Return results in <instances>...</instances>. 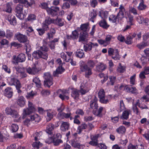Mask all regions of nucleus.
Instances as JSON below:
<instances>
[{
	"label": "nucleus",
	"mask_w": 149,
	"mask_h": 149,
	"mask_svg": "<svg viewBox=\"0 0 149 149\" xmlns=\"http://www.w3.org/2000/svg\"><path fill=\"white\" fill-rule=\"evenodd\" d=\"M56 24L60 26H63L64 24V20L60 18H57L55 21Z\"/></svg>",
	"instance_id": "nucleus-49"
},
{
	"label": "nucleus",
	"mask_w": 149,
	"mask_h": 149,
	"mask_svg": "<svg viewBox=\"0 0 149 149\" xmlns=\"http://www.w3.org/2000/svg\"><path fill=\"white\" fill-rule=\"evenodd\" d=\"M126 129L123 126H120L116 130V131L119 134H123L124 133Z\"/></svg>",
	"instance_id": "nucleus-42"
},
{
	"label": "nucleus",
	"mask_w": 149,
	"mask_h": 149,
	"mask_svg": "<svg viewBox=\"0 0 149 149\" xmlns=\"http://www.w3.org/2000/svg\"><path fill=\"white\" fill-rule=\"evenodd\" d=\"M79 90L76 89H73L71 92L72 97L75 99H78L79 95Z\"/></svg>",
	"instance_id": "nucleus-27"
},
{
	"label": "nucleus",
	"mask_w": 149,
	"mask_h": 149,
	"mask_svg": "<svg viewBox=\"0 0 149 149\" xmlns=\"http://www.w3.org/2000/svg\"><path fill=\"white\" fill-rule=\"evenodd\" d=\"M10 84L11 85H15L16 87L21 84L18 80L14 77H12L10 79Z\"/></svg>",
	"instance_id": "nucleus-29"
},
{
	"label": "nucleus",
	"mask_w": 149,
	"mask_h": 149,
	"mask_svg": "<svg viewBox=\"0 0 149 149\" xmlns=\"http://www.w3.org/2000/svg\"><path fill=\"white\" fill-rule=\"evenodd\" d=\"M76 55L77 56L80 58H82L84 57V54L82 49H79L76 51Z\"/></svg>",
	"instance_id": "nucleus-38"
},
{
	"label": "nucleus",
	"mask_w": 149,
	"mask_h": 149,
	"mask_svg": "<svg viewBox=\"0 0 149 149\" xmlns=\"http://www.w3.org/2000/svg\"><path fill=\"white\" fill-rule=\"evenodd\" d=\"M70 127V123L67 122H63L62 123L61 127V130L65 131L66 130H68Z\"/></svg>",
	"instance_id": "nucleus-25"
},
{
	"label": "nucleus",
	"mask_w": 149,
	"mask_h": 149,
	"mask_svg": "<svg viewBox=\"0 0 149 149\" xmlns=\"http://www.w3.org/2000/svg\"><path fill=\"white\" fill-rule=\"evenodd\" d=\"M26 70L29 74H35L39 72L40 69L38 68L37 64H35L32 68L30 67L27 68Z\"/></svg>",
	"instance_id": "nucleus-10"
},
{
	"label": "nucleus",
	"mask_w": 149,
	"mask_h": 149,
	"mask_svg": "<svg viewBox=\"0 0 149 149\" xmlns=\"http://www.w3.org/2000/svg\"><path fill=\"white\" fill-rule=\"evenodd\" d=\"M115 53L112 55V58L115 60H119L120 56L118 53V50H116Z\"/></svg>",
	"instance_id": "nucleus-50"
},
{
	"label": "nucleus",
	"mask_w": 149,
	"mask_h": 149,
	"mask_svg": "<svg viewBox=\"0 0 149 149\" xmlns=\"http://www.w3.org/2000/svg\"><path fill=\"white\" fill-rule=\"evenodd\" d=\"M35 110L34 107V105L30 101L28 102V107L26 109H24L23 111V114L24 117H25V116L29 115L31 113L34 112Z\"/></svg>",
	"instance_id": "nucleus-7"
},
{
	"label": "nucleus",
	"mask_w": 149,
	"mask_h": 149,
	"mask_svg": "<svg viewBox=\"0 0 149 149\" xmlns=\"http://www.w3.org/2000/svg\"><path fill=\"white\" fill-rule=\"evenodd\" d=\"M8 20L11 24L13 25L16 24V20L15 16L13 15H9L8 17Z\"/></svg>",
	"instance_id": "nucleus-31"
},
{
	"label": "nucleus",
	"mask_w": 149,
	"mask_h": 149,
	"mask_svg": "<svg viewBox=\"0 0 149 149\" xmlns=\"http://www.w3.org/2000/svg\"><path fill=\"white\" fill-rule=\"evenodd\" d=\"M13 3L12 2H9L6 3L4 6L3 10L8 13H11L12 11V6Z\"/></svg>",
	"instance_id": "nucleus-17"
},
{
	"label": "nucleus",
	"mask_w": 149,
	"mask_h": 149,
	"mask_svg": "<svg viewBox=\"0 0 149 149\" xmlns=\"http://www.w3.org/2000/svg\"><path fill=\"white\" fill-rule=\"evenodd\" d=\"M97 98L95 97L93 100H92L90 101V107L93 109H96L98 107V104L97 102Z\"/></svg>",
	"instance_id": "nucleus-21"
},
{
	"label": "nucleus",
	"mask_w": 149,
	"mask_h": 149,
	"mask_svg": "<svg viewBox=\"0 0 149 149\" xmlns=\"http://www.w3.org/2000/svg\"><path fill=\"white\" fill-rule=\"evenodd\" d=\"M70 7L69 3L68 2H65L63 3L62 7V9L65 10L69 8Z\"/></svg>",
	"instance_id": "nucleus-62"
},
{
	"label": "nucleus",
	"mask_w": 149,
	"mask_h": 149,
	"mask_svg": "<svg viewBox=\"0 0 149 149\" xmlns=\"http://www.w3.org/2000/svg\"><path fill=\"white\" fill-rule=\"evenodd\" d=\"M37 94V93L36 91H32L30 92L27 93L26 97L28 99H32L34 97L36 96Z\"/></svg>",
	"instance_id": "nucleus-32"
},
{
	"label": "nucleus",
	"mask_w": 149,
	"mask_h": 149,
	"mask_svg": "<svg viewBox=\"0 0 149 149\" xmlns=\"http://www.w3.org/2000/svg\"><path fill=\"white\" fill-rule=\"evenodd\" d=\"M40 119V117L38 115L36 114H35L33 115L30 116L29 118L26 119L24 121V124L28 126L31 124L32 122L35 123H37L39 122Z\"/></svg>",
	"instance_id": "nucleus-3"
},
{
	"label": "nucleus",
	"mask_w": 149,
	"mask_h": 149,
	"mask_svg": "<svg viewBox=\"0 0 149 149\" xmlns=\"http://www.w3.org/2000/svg\"><path fill=\"white\" fill-rule=\"evenodd\" d=\"M42 146V144L38 141L33 142L32 144L33 147L36 149H39Z\"/></svg>",
	"instance_id": "nucleus-39"
},
{
	"label": "nucleus",
	"mask_w": 149,
	"mask_h": 149,
	"mask_svg": "<svg viewBox=\"0 0 149 149\" xmlns=\"http://www.w3.org/2000/svg\"><path fill=\"white\" fill-rule=\"evenodd\" d=\"M71 145L72 146L78 148H81V146L79 142L78 141L77 139V138L74 139L72 140Z\"/></svg>",
	"instance_id": "nucleus-26"
},
{
	"label": "nucleus",
	"mask_w": 149,
	"mask_h": 149,
	"mask_svg": "<svg viewBox=\"0 0 149 149\" xmlns=\"http://www.w3.org/2000/svg\"><path fill=\"white\" fill-rule=\"evenodd\" d=\"M105 96L104 90L103 89H101L98 93V97L99 99L102 98Z\"/></svg>",
	"instance_id": "nucleus-55"
},
{
	"label": "nucleus",
	"mask_w": 149,
	"mask_h": 149,
	"mask_svg": "<svg viewBox=\"0 0 149 149\" xmlns=\"http://www.w3.org/2000/svg\"><path fill=\"white\" fill-rule=\"evenodd\" d=\"M33 81L37 87L39 88L41 87V83L38 78L37 77H35L33 79Z\"/></svg>",
	"instance_id": "nucleus-37"
},
{
	"label": "nucleus",
	"mask_w": 149,
	"mask_h": 149,
	"mask_svg": "<svg viewBox=\"0 0 149 149\" xmlns=\"http://www.w3.org/2000/svg\"><path fill=\"white\" fill-rule=\"evenodd\" d=\"M63 142V141L59 139H54L53 141V144L54 145L57 146L60 143Z\"/></svg>",
	"instance_id": "nucleus-59"
},
{
	"label": "nucleus",
	"mask_w": 149,
	"mask_h": 149,
	"mask_svg": "<svg viewBox=\"0 0 149 149\" xmlns=\"http://www.w3.org/2000/svg\"><path fill=\"white\" fill-rule=\"evenodd\" d=\"M110 81L107 83V85L113 86L116 81V77L111 76L109 77Z\"/></svg>",
	"instance_id": "nucleus-36"
},
{
	"label": "nucleus",
	"mask_w": 149,
	"mask_h": 149,
	"mask_svg": "<svg viewBox=\"0 0 149 149\" xmlns=\"http://www.w3.org/2000/svg\"><path fill=\"white\" fill-rule=\"evenodd\" d=\"M97 14V11L94 9L92 11H91L89 14V16L91 17L90 19H92L95 18Z\"/></svg>",
	"instance_id": "nucleus-45"
},
{
	"label": "nucleus",
	"mask_w": 149,
	"mask_h": 149,
	"mask_svg": "<svg viewBox=\"0 0 149 149\" xmlns=\"http://www.w3.org/2000/svg\"><path fill=\"white\" fill-rule=\"evenodd\" d=\"M9 43V41L6 39H3L0 41V44L1 45H7Z\"/></svg>",
	"instance_id": "nucleus-60"
},
{
	"label": "nucleus",
	"mask_w": 149,
	"mask_h": 149,
	"mask_svg": "<svg viewBox=\"0 0 149 149\" xmlns=\"http://www.w3.org/2000/svg\"><path fill=\"white\" fill-rule=\"evenodd\" d=\"M87 127V125L86 124L83 123L81 124L80 126L78 127L77 130L78 131V133H80L83 130L86 129Z\"/></svg>",
	"instance_id": "nucleus-40"
},
{
	"label": "nucleus",
	"mask_w": 149,
	"mask_h": 149,
	"mask_svg": "<svg viewBox=\"0 0 149 149\" xmlns=\"http://www.w3.org/2000/svg\"><path fill=\"white\" fill-rule=\"evenodd\" d=\"M79 35V33L77 31L75 30L72 32V35L70 36L67 35L66 36V38L68 39H77L78 38Z\"/></svg>",
	"instance_id": "nucleus-23"
},
{
	"label": "nucleus",
	"mask_w": 149,
	"mask_h": 149,
	"mask_svg": "<svg viewBox=\"0 0 149 149\" xmlns=\"http://www.w3.org/2000/svg\"><path fill=\"white\" fill-rule=\"evenodd\" d=\"M57 117L59 119L65 118V112H61L58 113L57 115Z\"/></svg>",
	"instance_id": "nucleus-63"
},
{
	"label": "nucleus",
	"mask_w": 149,
	"mask_h": 149,
	"mask_svg": "<svg viewBox=\"0 0 149 149\" xmlns=\"http://www.w3.org/2000/svg\"><path fill=\"white\" fill-rule=\"evenodd\" d=\"M131 110L129 109H127L123 112L121 118L122 119L127 120L129 118V115L131 113Z\"/></svg>",
	"instance_id": "nucleus-24"
},
{
	"label": "nucleus",
	"mask_w": 149,
	"mask_h": 149,
	"mask_svg": "<svg viewBox=\"0 0 149 149\" xmlns=\"http://www.w3.org/2000/svg\"><path fill=\"white\" fill-rule=\"evenodd\" d=\"M59 97L63 100H68L69 97L66 95L67 92L65 90H62L59 89L58 91Z\"/></svg>",
	"instance_id": "nucleus-11"
},
{
	"label": "nucleus",
	"mask_w": 149,
	"mask_h": 149,
	"mask_svg": "<svg viewBox=\"0 0 149 149\" xmlns=\"http://www.w3.org/2000/svg\"><path fill=\"white\" fill-rule=\"evenodd\" d=\"M23 6L22 5L18 4L15 7V11L16 13V16L19 19H22L24 18V15L23 14Z\"/></svg>",
	"instance_id": "nucleus-5"
},
{
	"label": "nucleus",
	"mask_w": 149,
	"mask_h": 149,
	"mask_svg": "<svg viewBox=\"0 0 149 149\" xmlns=\"http://www.w3.org/2000/svg\"><path fill=\"white\" fill-rule=\"evenodd\" d=\"M95 63L94 61L92 60L88 61L87 63V65L90 68H93L95 66Z\"/></svg>",
	"instance_id": "nucleus-53"
},
{
	"label": "nucleus",
	"mask_w": 149,
	"mask_h": 149,
	"mask_svg": "<svg viewBox=\"0 0 149 149\" xmlns=\"http://www.w3.org/2000/svg\"><path fill=\"white\" fill-rule=\"evenodd\" d=\"M15 38L20 42L24 43L25 47H28L30 45H29V41L27 40V37L19 33H16L15 36Z\"/></svg>",
	"instance_id": "nucleus-4"
},
{
	"label": "nucleus",
	"mask_w": 149,
	"mask_h": 149,
	"mask_svg": "<svg viewBox=\"0 0 149 149\" xmlns=\"http://www.w3.org/2000/svg\"><path fill=\"white\" fill-rule=\"evenodd\" d=\"M13 58L14 60H16L17 62H22L25 61L26 57L24 54L21 53L17 57H16L15 56H13Z\"/></svg>",
	"instance_id": "nucleus-18"
},
{
	"label": "nucleus",
	"mask_w": 149,
	"mask_h": 149,
	"mask_svg": "<svg viewBox=\"0 0 149 149\" xmlns=\"http://www.w3.org/2000/svg\"><path fill=\"white\" fill-rule=\"evenodd\" d=\"M47 47H40V50L35 51L32 54L33 57L36 59L39 58L47 60L48 55L46 52L48 51Z\"/></svg>",
	"instance_id": "nucleus-1"
},
{
	"label": "nucleus",
	"mask_w": 149,
	"mask_h": 149,
	"mask_svg": "<svg viewBox=\"0 0 149 149\" xmlns=\"http://www.w3.org/2000/svg\"><path fill=\"white\" fill-rule=\"evenodd\" d=\"M80 69L82 72H85V75L86 77H88L89 76L92 74V68L88 67L86 64H83L80 66Z\"/></svg>",
	"instance_id": "nucleus-6"
},
{
	"label": "nucleus",
	"mask_w": 149,
	"mask_h": 149,
	"mask_svg": "<svg viewBox=\"0 0 149 149\" xmlns=\"http://www.w3.org/2000/svg\"><path fill=\"white\" fill-rule=\"evenodd\" d=\"M55 128L54 125L49 123L47 126L46 132L47 133L51 135L52 134V131Z\"/></svg>",
	"instance_id": "nucleus-22"
},
{
	"label": "nucleus",
	"mask_w": 149,
	"mask_h": 149,
	"mask_svg": "<svg viewBox=\"0 0 149 149\" xmlns=\"http://www.w3.org/2000/svg\"><path fill=\"white\" fill-rule=\"evenodd\" d=\"M116 50H118L117 49H114L111 48H109L108 50V53L109 55L110 56H112L113 54L115 53Z\"/></svg>",
	"instance_id": "nucleus-61"
},
{
	"label": "nucleus",
	"mask_w": 149,
	"mask_h": 149,
	"mask_svg": "<svg viewBox=\"0 0 149 149\" xmlns=\"http://www.w3.org/2000/svg\"><path fill=\"white\" fill-rule=\"evenodd\" d=\"M137 104H136V103L133 105L132 109L133 111L136 114L139 115L140 113V112L139 111V109L137 107Z\"/></svg>",
	"instance_id": "nucleus-52"
},
{
	"label": "nucleus",
	"mask_w": 149,
	"mask_h": 149,
	"mask_svg": "<svg viewBox=\"0 0 149 149\" xmlns=\"http://www.w3.org/2000/svg\"><path fill=\"white\" fill-rule=\"evenodd\" d=\"M136 102L137 106L141 109H148V108L146 105L144 104V103H143L142 102H140L139 100H137Z\"/></svg>",
	"instance_id": "nucleus-34"
},
{
	"label": "nucleus",
	"mask_w": 149,
	"mask_h": 149,
	"mask_svg": "<svg viewBox=\"0 0 149 149\" xmlns=\"http://www.w3.org/2000/svg\"><path fill=\"white\" fill-rule=\"evenodd\" d=\"M13 93V90L10 87H7L3 91V94L4 95L8 98L11 97Z\"/></svg>",
	"instance_id": "nucleus-16"
},
{
	"label": "nucleus",
	"mask_w": 149,
	"mask_h": 149,
	"mask_svg": "<svg viewBox=\"0 0 149 149\" xmlns=\"http://www.w3.org/2000/svg\"><path fill=\"white\" fill-rule=\"evenodd\" d=\"M86 34V33H83L82 35L80 36L79 38V42H84L86 41L87 37Z\"/></svg>",
	"instance_id": "nucleus-51"
},
{
	"label": "nucleus",
	"mask_w": 149,
	"mask_h": 149,
	"mask_svg": "<svg viewBox=\"0 0 149 149\" xmlns=\"http://www.w3.org/2000/svg\"><path fill=\"white\" fill-rule=\"evenodd\" d=\"M125 89L128 92H130L134 94H137L138 93V90L135 87H132L130 85H127L125 87Z\"/></svg>",
	"instance_id": "nucleus-14"
},
{
	"label": "nucleus",
	"mask_w": 149,
	"mask_h": 149,
	"mask_svg": "<svg viewBox=\"0 0 149 149\" xmlns=\"http://www.w3.org/2000/svg\"><path fill=\"white\" fill-rule=\"evenodd\" d=\"M107 68L106 65L103 63H99L96 66V69L99 71H102L105 70Z\"/></svg>",
	"instance_id": "nucleus-33"
},
{
	"label": "nucleus",
	"mask_w": 149,
	"mask_h": 149,
	"mask_svg": "<svg viewBox=\"0 0 149 149\" xmlns=\"http://www.w3.org/2000/svg\"><path fill=\"white\" fill-rule=\"evenodd\" d=\"M147 7V6L144 4L143 0H140V2L137 8L139 10H142L145 9Z\"/></svg>",
	"instance_id": "nucleus-35"
},
{
	"label": "nucleus",
	"mask_w": 149,
	"mask_h": 149,
	"mask_svg": "<svg viewBox=\"0 0 149 149\" xmlns=\"http://www.w3.org/2000/svg\"><path fill=\"white\" fill-rule=\"evenodd\" d=\"M112 37L111 36L108 35L106 36L105 40H99L98 41L100 44L103 45H104L106 46L110 44V41L111 40Z\"/></svg>",
	"instance_id": "nucleus-12"
},
{
	"label": "nucleus",
	"mask_w": 149,
	"mask_h": 149,
	"mask_svg": "<svg viewBox=\"0 0 149 149\" xmlns=\"http://www.w3.org/2000/svg\"><path fill=\"white\" fill-rule=\"evenodd\" d=\"M46 113L47 115L46 119L47 122L50 121L55 115V112L50 109L46 110Z\"/></svg>",
	"instance_id": "nucleus-13"
},
{
	"label": "nucleus",
	"mask_w": 149,
	"mask_h": 149,
	"mask_svg": "<svg viewBox=\"0 0 149 149\" xmlns=\"http://www.w3.org/2000/svg\"><path fill=\"white\" fill-rule=\"evenodd\" d=\"M126 109L124 104L123 100H120V107L119 108L118 110V111L120 112H121L122 111L125 110Z\"/></svg>",
	"instance_id": "nucleus-46"
},
{
	"label": "nucleus",
	"mask_w": 149,
	"mask_h": 149,
	"mask_svg": "<svg viewBox=\"0 0 149 149\" xmlns=\"http://www.w3.org/2000/svg\"><path fill=\"white\" fill-rule=\"evenodd\" d=\"M13 36V33L10 30L7 29L5 33V37L8 39L11 38Z\"/></svg>",
	"instance_id": "nucleus-44"
},
{
	"label": "nucleus",
	"mask_w": 149,
	"mask_h": 149,
	"mask_svg": "<svg viewBox=\"0 0 149 149\" xmlns=\"http://www.w3.org/2000/svg\"><path fill=\"white\" fill-rule=\"evenodd\" d=\"M111 97V95H108L107 96H104L102 98L99 99L100 102L102 103L106 104L109 102Z\"/></svg>",
	"instance_id": "nucleus-20"
},
{
	"label": "nucleus",
	"mask_w": 149,
	"mask_h": 149,
	"mask_svg": "<svg viewBox=\"0 0 149 149\" xmlns=\"http://www.w3.org/2000/svg\"><path fill=\"white\" fill-rule=\"evenodd\" d=\"M125 12H119L117 14L118 21L119 22L124 17V13Z\"/></svg>",
	"instance_id": "nucleus-54"
},
{
	"label": "nucleus",
	"mask_w": 149,
	"mask_h": 149,
	"mask_svg": "<svg viewBox=\"0 0 149 149\" xmlns=\"http://www.w3.org/2000/svg\"><path fill=\"white\" fill-rule=\"evenodd\" d=\"M99 15L103 19L107 17L108 15V13L107 12L103 10H101L99 12Z\"/></svg>",
	"instance_id": "nucleus-47"
},
{
	"label": "nucleus",
	"mask_w": 149,
	"mask_h": 149,
	"mask_svg": "<svg viewBox=\"0 0 149 149\" xmlns=\"http://www.w3.org/2000/svg\"><path fill=\"white\" fill-rule=\"evenodd\" d=\"M100 26L104 29H107L109 25H108L104 19H102L100 20L98 23Z\"/></svg>",
	"instance_id": "nucleus-30"
},
{
	"label": "nucleus",
	"mask_w": 149,
	"mask_h": 149,
	"mask_svg": "<svg viewBox=\"0 0 149 149\" xmlns=\"http://www.w3.org/2000/svg\"><path fill=\"white\" fill-rule=\"evenodd\" d=\"M42 133L41 131L35 133L33 135L34 140L35 141H38L40 139V138L42 136Z\"/></svg>",
	"instance_id": "nucleus-41"
},
{
	"label": "nucleus",
	"mask_w": 149,
	"mask_h": 149,
	"mask_svg": "<svg viewBox=\"0 0 149 149\" xmlns=\"http://www.w3.org/2000/svg\"><path fill=\"white\" fill-rule=\"evenodd\" d=\"M59 8L57 6L52 7L46 9V11L48 14L52 16H54L57 14Z\"/></svg>",
	"instance_id": "nucleus-8"
},
{
	"label": "nucleus",
	"mask_w": 149,
	"mask_h": 149,
	"mask_svg": "<svg viewBox=\"0 0 149 149\" xmlns=\"http://www.w3.org/2000/svg\"><path fill=\"white\" fill-rule=\"evenodd\" d=\"M117 70L119 73H123L125 71V67L121 65V64L119 63Z\"/></svg>",
	"instance_id": "nucleus-48"
},
{
	"label": "nucleus",
	"mask_w": 149,
	"mask_h": 149,
	"mask_svg": "<svg viewBox=\"0 0 149 149\" xmlns=\"http://www.w3.org/2000/svg\"><path fill=\"white\" fill-rule=\"evenodd\" d=\"M65 69L62 67H58L55 71L53 72V75L54 76H57L59 74H61L64 71Z\"/></svg>",
	"instance_id": "nucleus-28"
},
{
	"label": "nucleus",
	"mask_w": 149,
	"mask_h": 149,
	"mask_svg": "<svg viewBox=\"0 0 149 149\" xmlns=\"http://www.w3.org/2000/svg\"><path fill=\"white\" fill-rule=\"evenodd\" d=\"M11 128L12 132H15L18 130V127L17 125L16 124H14L12 125Z\"/></svg>",
	"instance_id": "nucleus-57"
},
{
	"label": "nucleus",
	"mask_w": 149,
	"mask_h": 149,
	"mask_svg": "<svg viewBox=\"0 0 149 149\" xmlns=\"http://www.w3.org/2000/svg\"><path fill=\"white\" fill-rule=\"evenodd\" d=\"M88 27V25L87 24H84L81 25L80 26L81 30L84 31H87Z\"/></svg>",
	"instance_id": "nucleus-64"
},
{
	"label": "nucleus",
	"mask_w": 149,
	"mask_h": 149,
	"mask_svg": "<svg viewBox=\"0 0 149 149\" xmlns=\"http://www.w3.org/2000/svg\"><path fill=\"white\" fill-rule=\"evenodd\" d=\"M43 77L44 79V82L45 86L50 87L53 84L52 77L50 72L44 73Z\"/></svg>",
	"instance_id": "nucleus-2"
},
{
	"label": "nucleus",
	"mask_w": 149,
	"mask_h": 149,
	"mask_svg": "<svg viewBox=\"0 0 149 149\" xmlns=\"http://www.w3.org/2000/svg\"><path fill=\"white\" fill-rule=\"evenodd\" d=\"M25 99L23 96H19L17 100V103L19 106L21 107L24 106L25 104Z\"/></svg>",
	"instance_id": "nucleus-19"
},
{
	"label": "nucleus",
	"mask_w": 149,
	"mask_h": 149,
	"mask_svg": "<svg viewBox=\"0 0 149 149\" xmlns=\"http://www.w3.org/2000/svg\"><path fill=\"white\" fill-rule=\"evenodd\" d=\"M5 111L7 115H10L14 118H17L19 117V115L17 112L15 110L12 109L10 108H6Z\"/></svg>",
	"instance_id": "nucleus-9"
},
{
	"label": "nucleus",
	"mask_w": 149,
	"mask_h": 149,
	"mask_svg": "<svg viewBox=\"0 0 149 149\" xmlns=\"http://www.w3.org/2000/svg\"><path fill=\"white\" fill-rule=\"evenodd\" d=\"M104 108L100 107L99 109H97V112L96 114V116L99 117H101L102 116V112L103 111Z\"/></svg>",
	"instance_id": "nucleus-58"
},
{
	"label": "nucleus",
	"mask_w": 149,
	"mask_h": 149,
	"mask_svg": "<svg viewBox=\"0 0 149 149\" xmlns=\"http://www.w3.org/2000/svg\"><path fill=\"white\" fill-rule=\"evenodd\" d=\"M85 85L84 84H81L80 86V90L79 91L81 95H84L86 93V91L85 89L84 88Z\"/></svg>",
	"instance_id": "nucleus-56"
},
{
	"label": "nucleus",
	"mask_w": 149,
	"mask_h": 149,
	"mask_svg": "<svg viewBox=\"0 0 149 149\" xmlns=\"http://www.w3.org/2000/svg\"><path fill=\"white\" fill-rule=\"evenodd\" d=\"M118 20V17L117 16L112 15L110 16L109 17V21L112 23H115Z\"/></svg>",
	"instance_id": "nucleus-43"
},
{
	"label": "nucleus",
	"mask_w": 149,
	"mask_h": 149,
	"mask_svg": "<svg viewBox=\"0 0 149 149\" xmlns=\"http://www.w3.org/2000/svg\"><path fill=\"white\" fill-rule=\"evenodd\" d=\"M136 35L135 33H133L127 36L126 37V40H125V43L128 45L132 44L133 42V39L136 37Z\"/></svg>",
	"instance_id": "nucleus-15"
}]
</instances>
